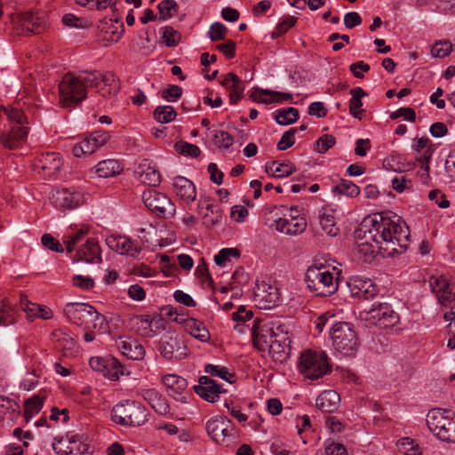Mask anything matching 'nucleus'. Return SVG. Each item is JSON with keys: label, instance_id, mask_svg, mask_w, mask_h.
Returning a JSON list of instances; mask_svg holds the SVG:
<instances>
[{"label": "nucleus", "instance_id": "obj_1", "mask_svg": "<svg viewBox=\"0 0 455 455\" xmlns=\"http://www.w3.org/2000/svg\"><path fill=\"white\" fill-rule=\"evenodd\" d=\"M410 230L405 221L393 212L365 217L355 231L357 255L371 263L379 254L393 257L409 245Z\"/></svg>", "mask_w": 455, "mask_h": 455}, {"label": "nucleus", "instance_id": "obj_2", "mask_svg": "<svg viewBox=\"0 0 455 455\" xmlns=\"http://www.w3.org/2000/svg\"><path fill=\"white\" fill-rule=\"evenodd\" d=\"M87 88H96L103 97L116 95L119 91L116 76L110 72L82 71L66 74L59 84L60 100L63 107L75 106L86 97Z\"/></svg>", "mask_w": 455, "mask_h": 455}, {"label": "nucleus", "instance_id": "obj_3", "mask_svg": "<svg viewBox=\"0 0 455 455\" xmlns=\"http://www.w3.org/2000/svg\"><path fill=\"white\" fill-rule=\"evenodd\" d=\"M28 133V119L23 110L0 108V142L5 148H19L26 140Z\"/></svg>", "mask_w": 455, "mask_h": 455}, {"label": "nucleus", "instance_id": "obj_4", "mask_svg": "<svg viewBox=\"0 0 455 455\" xmlns=\"http://www.w3.org/2000/svg\"><path fill=\"white\" fill-rule=\"evenodd\" d=\"M269 227L275 231L287 235H298L307 228V220L299 206L280 205L275 207L270 212Z\"/></svg>", "mask_w": 455, "mask_h": 455}, {"label": "nucleus", "instance_id": "obj_5", "mask_svg": "<svg viewBox=\"0 0 455 455\" xmlns=\"http://www.w3.org/2000/svg\"><path fill=\"white\" fill-rule=\"evenodd\" d=\"M342 270L336 267L329 269L324 266H311L307 268L305 282L311 292L316 296H331L339 287Z\"/></svg>", "mask_w": 455, "mask_h": 455}, {"label": "nucleus", "instance_id": "obj_6", "mask_svg": "<svg viewBox=\"0 0 455 455\" xmlns=\"http://www.w3.org/2000/svg\"><path fill=\"white\" fill-rule=\"evenodd\" d=\"M63 311L68 320L78 326L96 330L99 333L108 331L106 317L90 304L69 302L65 305Z\"/></svg>", "mask_w": 455, "mask_h": 455}, {"label": "nucleus", "instance_id": "obj_7", "mask_svg": "<svg viewBox=\"0 0 455 455\" xmlns=\"http://www.w3.org/2000/svg\"><path fill=\"white\" fill-rule=\"evenodd\" d=\"M428 429L441 441L455 443V412L435 408L427 414Z\"/></svg>", "mask_w": 455, "mask_h": 455}, {"label": "nucleus", "instance_id": "obj_8", "mask_svg": "<svg viewBox=\"0 0 455 455\" xmlns=\"http://www.w3.org/2000/svg\"><path fill=\"white\" fill-rule=\"evenodd\" d=\"M289 325L283 318H256L252 325L253 344L259 351H267L269 344Z\"/></svg>", "mask_w": 455, "mask_h": 455}, {"label": "nucleus", "instance_id": "obj_9", "mask_svg": "<svg viewBox=\"0 0 455 455\" xmlns=\"http://www.w3.org/2000/svg\"><path fill=\"white\" fill-rule=\"evenodd\" d=\"M330 336L335 351L346 356L355 355L359 347V339L351 323H335L330 331Z\"/></svg>", "mask_w": 455, "mask_h": 455}, {"label": "nucleus", "instance_id": "obj_10", "mask_svg": "<svg viewBox=\"0 0 455 455\" xmlns=\"http://www.w3.org/2000/svg\"><path fill=\"white\" fill-rule=\"evenodd\" d=\"M299 371L307 379H318L331 371V365L323 351L307 349L300 355Z\"/></svg>", "mask_w": 455, "mask_h": 455}, {"label": "nucleus", "instance_id": "obj_11", "mask_svg": "<svg viewBox=\"0 0 455 455\" xmlns=\"http://www.w3.org/2000/svg\"><path fill=\"white\" fill-rule=\"evenodd\" d=\"M205 430L213 442L225 447L236 443L238 439L233 422L223 415L210 418L205 423Z\"/></svg>", "mask_w": 455, "mask_h": 455}, {"label": "nucleus", "instance_id": "obj_12", "mask_svg": "<svg viewBox=\"0 0 455 455\" xmlns=\"http://www.w3.org/2000/svg\"><path fill=\"white\" fill-rule=\"evenodd\" d=\"M111 419L122 426L140 427L148 421V411L137 402L125 401L113 407Z\"/></svg>", "mask_w": 455, "mask_h": 455}, {"label": "nucleus", "instance_id": "obj_13", "mask_svg": "<svg viewBox=\"0 0 455 455\" xmlns=\"http://www.w3.org/2000/svg\"><path fill=\"white\" fill-rule=\"evenodd\" d=\"M360 317L380 328H389L400 321L399 315L388 303H373L369 309L360 312Z\"/></svg>", "mask_w": 455, "mask_h": 455}, {"label": "nucleus", "instance_id": "obj_14", "mask_svg": "<svg viewBox=\"0 0 455 455\" xmlns=\"http://www.w3.org/2000/svg\"><path fill=\"white\" fill-rule=\"evenodd\" d=\"M254 301L261 309H271L282 301V293L275 283L269 281H257L253 290Z\"/></svg>", "mask_w": 455, "mask_h": 455}, {"label": "nucleus", "instance_id": "obj_15", "mask_svg": "<svg viewBox=\"0 0 455 455\" xmlns=\"http://www.w3.org/2000/svg\"><path fill=\"white\" fill-rule=\"evenodd\" d=\"M142 200L145 206L163 218L172 217L176 208L172 200L164 194L149 188L143 192Z\"/></svg>", "mask_w": 455, "mask_h": 455}, {"label": "nucleus", "instance_id": "obj_16", "mask_svg": "<svg viewBox=\"0 0 455 455\" xmlns=\"http://www.w3.org/2000/svg\"><path fill=\"white\" fill-rule=\"evenodd\" d=\"M50 201L59 211L74 210L83 204L84 194L74 188L56 189L52 191Z\"/></svg>", "mask_w": 455, "mask_h": 455}, {"label": "nucleus", "instance_id": "obj_17", "mask_svg": "<svg viewBox=\"0 0 455 455\" xmlns=\"http://www.w3.org/2000/svg\"><path fill=\"white\" fill-rule=\"evenodd\" d=\"M158 351L166 360H180L188 354L184 341L176 334L164 336L159 341Z\"/></svg>", "mask_w": 455, "mask_h": 455}, {"label": "nucleus", "instance_id": "obj_18", "mask_svg": "<svg viewBox=\"0 0 455 455\" xmlns=\"http://www.w3.org/2000/svg\"><path fill=\"white\" fill-rule=\"evenodd\" d=\"M350 295L359 299L369 300L379 292L377 285L370 278L362 275L351 276L347 282Z\"/></svg>", "mask_w": 455, "mask_h": 455}, {"label": "nucleus", "instance_id": "obj_19", "mask_svg": "<svg viewBox=\"0 0 455 455\" xmlns=\"http://www.w3.org/2000/svg\"><path fill=\"white\" fill-rule=\"evenodd\" d=\"M110 136L107 132L95 131L80 143L76 144L72 148V153L76 157H81L84 155H91L98 148L103 147L109 140Z\"/></svg>", "mask_w": 455, "mask_h": 455}, {"label": "nucleus", "instance_id": "obj_20", "mask_svg": "<svg viewBox=\"0 0 455 455\" xmlns=\"http://www.w3.org/2000/svg\"><path fill=\"white\" fill-rule=\"evenodd\" d=\"M162 381L165 386L170 396L177 402L188 403L191 394L188 390V381L181 376L176 374H166L162 377Z\"/></svg>", "mask_w": 455, "mask_h": 455}, {"label": "nucleus", "instance_id": "obj_21", "mask_svg": "<svg viewBox=\"0 0 455 455\" xmlns=\"http://www.w3.org/2000/svg\"><path fill=\"white\" fill-rule=\"evenodd\" d=\"M133 328L141 336L152 338L165 329L164 321L158 315H138L133 318Z\"/></svg>", "mask_w": 455, "mask_h": 455}, {"label": "nucleus", "instance_id": "obj_22", "mask_svg": "<svg viewBox=\"0 0 455 455\" xmlns=\"http://www.w3.org/2000/svg\"><path fill=\"white\" fill-rule=\"evenodd\" d=\"M198 208L206 227H213L222 220L220 208L208 197H201L198 201Z\"/></svg>", "mask_w": 455, "mask_h": 455}, {"label": "nucleus", "instance_id": "obj_23", "mask_svg": "<svg viewBox=\"0 0 455 455\" xmlns=\"http://www.w3.org/2000/svg\"><path fill=\"white\" fill-rule=\"evenodd\" d=\"M290 326L288 325L283 331H279L278 335L274 339L270 347H267V351L275 361H283L286 359L290 347Z\"/></svg>", "mask_w": 455, "mask_h": 455}, {"label": "nucleus", "instance_id": "obj_24", "mask_svg": "<svg viewBox=\"0 0 455 455\" xmlns=\"http://www.w3.org/2000/svg\"><path fill=\"white\" fill-rule=\"evenodd\" d=\"M107 244L122 255L136 257L140 252V247L125 235H110L107 238Z\"/></svg>", "mask_w": 455, "mask_h": 455}, {"label": "nucleus", "instance_id": "obj_25", "mask_svg": "<svg viewBox=\"0 0 455 455\" xmlns=\"http://www.w3.org/2000/svg\"><path fill=\"white\" fill-rule=\"evenodd\" d=\"M195 391L200 397L209 403L216 402L220 395L224 392L221 387L208 376L200 377L199 385L195 386Z\"/></svg>", "mask_w": 455, "mask_h": 455}, {"label": "nucleus", "instance_id": "obj_26", "mask_svg": "<svg viewBox=\"0 0 455 455\" xmlns=\"http://www.w3.org/2000/svg\"><path fill=\"white\" fill-rule=\"evenodd\" d=\"M220 84L229 92V101L236 104L243 97L245 85L243 81L234 73H228L220 77Z\"/></svg>", "mask_w": 455, "mask_h": 455}, {"label": "nucleus", "instance_id": "obj_27", "mask_svg": "<svg viewBox=\"0 0 455 455\" xmlns=\"http://www.w3.org/2000/svg\"><path fill=\"white\" fill-rule=\"evenodd\" d=\"M429 283L433 292L436 294L440 303L445 304L454 299L453 286L449 283L446 276L440 275L432 277Z\"/></svg>", "mask_w": 455, "mask_h": 455}, {"label": "nucleus", "instance_id": "obj_28", "mask_svg": "<svg viewBox=\"0 0 455 455\" xmlns=\"http://www.w3.org/2000/svg\"><path fill=\"white\" fill-rule=\"evenodd\" d=\"M118 351L128 359L141 360L145 355V349L138 341L132 339L119 338L116 340Z\"/></svg>", "mask_w": 455, "mask_h": 455}, {"label": "nucleus", "instance_id": "obj_29", "mask_svg": "<svg viewBox=\"0 0 455 455\" xmlns=\"http://www.w3.org/2000/svg\"><path fill=\"white\" fill-rule=\"evenodd\" d=\"M172 188L177 196L186 204L192 203L196 197V186L191 180L185 177H175L173 179Z\"/></svg>", "mask_w": 455, "mask_h": 455}, {"label": "nucleus", "instance_id": "obj_30", "mask_svg": "<svg viewBox=\"0 0 455 455\" xmlns=\"http://www.w3.org/2000/svg\"><path fill=\"white\" fill-rule=\"evenodd\" d=\"M319 223L323 231L330 235L336 236L339 231L337 225L336 211L330 205L323 206L318 214Z\"/></svg>", "mask_w": 455, "mask_h": 455}, {"label": "nucleus", "instance_id": "obj_31", "mask_svg": "<svg viewBox=\"0 0 455 455\" xmlns=\"http://www.w3.org/2000/svg\"><path fill=\"white\" fill-rule=\"evenodd\" d=\"M62 160L59 153L48 152L42 154L36 164L37 169H41L48 178L52 177L61 167Z\"/></svg>", "mask_w": 455, "mask_h": 455}, {"label": "nucleus", "instance_id": "obj_32", "mask_svg": "<svg viewBox=\"0 0 455 455\" xmlns=\"http://www.w3.org/2000/svg\"><path fill=\"white\" fill-rule=\"evenodd\" d=\"M76 258L77 261L86 263H95L101 260L100 249L98 243L92 239H87L76 251Z\"/></svg>", "mask_w": 455, "mask_h": 455}, {"label": "nucleus", "instance_id": "obj_33", "mask_svg": "<svg viewBox=\"0 0 455 455\" xmlns=\"http://www.w3.org/2000/svg\"><path fill=\"white\" fill-rule=\"evenodd\" d=\"M140 395L152 409L160 415H166L170 411V406L164 397L155 388H147L140 391Z\"/></svg>", "mask_w": 455, "mask_h": 455}, {"label": "nucleus", "instance_id": "obj_34", "mask_svg": "<svg viewBox=\"0 0 455 455\" xmlns=\"http://www.w3.org/2000/svg\"><path fill=\"white\" fill-rule=\"evenodd\" d=\"M254 101L270 104L273 102H284L292 100L290 93L256 88L251 94Z\"/></svg>", "mask_w": 455, "mask_h": 455}, {"label": "nucleus", "instance_id": "obj_35", "mask_svg": "<svg viewBox=\"0 0 455 455\" xmlns=\"http://www.w3.org/2000/svg\"><path fill=\"white\" fill-rule=\"evenodd\" d=\"M138 179L144 184L155 187L160 183V173L151 163L142 161L135 170Z\"/></svg>", "mask_w": 455, "mask_h": 455}, {"label": "nucleus", "instance_id": "obj_36", "mask_svg": "<svg viewBox=\"0 0 455 455\" xmlns=\"http://www.w3.org/2000/svg\"><path fill=\"white\" fill-rule=\"evenodd\" d=\"M339 401V395L336 391L325 390L317 396L315 405L320 411L331 413L338 409Z\"/></svg>", "mask_w": 455, "mask_h": 455}, {"label": "nucleus", "instance_id": "obj_37", "mask_svg": "<svg viewBox=\"0 0 455 455\" xmlns=\"http://www.w3.org/2000/svg\"><path fill=\"white\" fill-rule=\"evenodd\" d=\"M184 327L188 333L201 342H208L211 339V334L204 323L197 319H187Z\"/></svg>", "mask_w": 455, "mask_h": 455}, {"label": "nucleus", "instance_id": "obj_38", "mask_svg": "<svg viewBox=\"0 0 455 455\" xmlns=\"http://www.w3.org/2000/svg\"><path fill=\"white\" fill-rule=\"evenodd\" d=\"M265 170L268 175L281 179L292 174L296 168L290 161H273L266 163Z\"/></svg>", "mask_w": 455, "mask_h": 455}, {"label": "nucleus", "instance_id": "obj_39", "mask_svg": "<svg viewBox=\"0 0 455 455\" xmlns=\"http://www.w3.org/2000/svg\"><path fill=\"white\" fill-rule=\"evenodd\" d=\"M93 169L99 178H110L116 176L123 170L121 164L116 159L100 161Z\"/></svg>", "mask_w": 455, "mask_h": 455}, {"label": "nucleus", "instance_id": "obj_40", "mask_svg": "<svg viewBox=\"0 0 455 455\" xmlns=\"http://www.w3.org/2000/svg\"><path fill=\"white\" fill-rule=\"evenodd\" d=\"M101 31L105 34L104 38L108 41L116 43L122 37L124 25L116 19H110L102 25Z\"/></svg>", "mask_w": 455, "mask_h": 455}, {"label": "nucleus", "instance_id": "obj_41", "mask_svg": "<svg viewBox=\"0 0 455 455\" xmlns=\"http://www.w3.org/2000/svg\"><path fill=\"white\" fill-rule=\"evenodd\" d=\"M350 94L349 113L355 118L362 119L363 112L362 98L365 96V92L361 87H355L350 91Z\"/></svg>", "mask_w": 455, "mask_h": 455}, {"label": "nucleus", "instance_id": "obj_42", "mask_svg": "<svg viewBox=\"0 0 455 455\" xmlns=\"http://www.w3.org/2000/svg\"><path fill=\"white\" fill-rule=\"evenodd\" d=\"M430 158L431 155L426 151L422 156L417 157L414 162V165L419 168L418 177L424 185H428L431 180L429 175Z\"/></svg>", "mask_w": 455, "mask_h": 455}, {"label": "nucleus", "instance_id": "obj_43", "mask_svg": "<svg viewBox=\"0 0 455 455\" xmlns=\"http://www.w3.org/2000/svg\"><path fill=\"white\" fill-rule=\"evenodd\" d=\"M44 399L45 396L41 393H38L25 402V417L27 420H29L35 415L39 413L43 408Z\"/></svg>", "mask_w": 455, "mask_h": 455}, {"label": "nucleus", "instance_id": "obj_44", "mask_svg": "<svg viewBox=\"0 0 455 455\" xmlns=\"http://www.w3.org/2000/svg\"><path fill=\"white\" fill-rule=\"evenodd\" d=\"M106 364L102 371L104 377L111 380H116L124 373V367L116 358L107 357Z\"/></svg>", "mask_w": 455, "mask_h": 455}, {"label": "nucleus", "instance_id": "obj_45", "mask_svg": "<svg viewBox=\"0 0 455 455\" xmlns=\"http://www.w3.org/2000/svg\"><path fill=\"white\" fill-rule=\"evenodd\" d=\"M332 193L335 196L355 197L360 194V188L357 185L350 180H341L339 184L332 188Z\"/></svg>", "mask_w": 455, "mask_h": 455}, {"label": "nucleus", "instance_id": "obj_46", "mask_svg": "<svg viewBox=\"0 0 455 455\" xmlns=\"http://www.w3.org/2000/svg\"><path fill=\"white\" fill-rule=\"evenodd\" d=\"M299 118V112L295 108L279 109L275 112V119L281 125H289L295 123Z\"/></svg>", "mask_w": 455, "mask_h": 455}, {"label": "nucleus", "instance_id": "obj_47", "mask_svg": "<svg viewBox=\"0 0 455 455\" xmlns=\"http://www.w3.org/2000/svg\"><path fill=\"white\" fill-rule=\"evenodd\" d=\"M177 114L172 106H159L154 111L155 119L161 124H167L174 120Z\"/></svg>", "mask_w": 455, "mask_h": 455}, {"label": "nucleus", "instance_id": "obj_48", "mask_svg": "<svg viewBox=\"0 0 455 455\" xmlns=\"http://www.w3.org/2000/svg\"><path fill=\"white\" fill-rule=\"evenodd\" d=\"M204 371L211 376L219 377L228 383H232L235 378V375L227 367L221 365L207 364L204 367Z\"/></svg>", "mask_w": 455, "mask_h": 455}, {"label": "nucleus", "instance_id": "obj_49", "mask_svg": "<svg viewBox=\"0 0 455 455\" xmlns=\"http://www.w3.org/2000/svg\"><path fill=\"white\" fill-rule=\"evenodd\" d=\"M162 39L167 47H175L180 41V34L172 27L161 28Z\"/></svg>", "mask_w": 455, "mask_h": 455}, {"label": "nucleus", "instance_id": "obj_50", "mask_svg": "<svg viewBox=\"0 0 455 455\" xmlns=\"http://www.w3.org/2000/svg\"><path fill=\"white\" fill-rule=\"evenodd\" d=\"M213 142L220 149H228L233 145L234 139L228 132L216 130L213 133Z\"/></svg>", "mask_w": 455, "mask_h": 455}, {"label": "nucleus", "instance_id": "obj_51", "mask_svg": "<svg viewBox=\"0 0 455 455\" xmlns=\"http://www.w3.org/2000/svg\"><path fill=\"white\" fill-rule=\"evenodd\" d=\"M397 449L400 452L405 455H417L419 453V447L414 440L410 437H403L396 443Z\"/></svg>", "mask_w": 455, "mask_h": 455}, {"label": "nucleus", "instance_id": "obj_52", "mask_svg": "<svg viewBox=\"0 0 455 455\" xmlns=\"http://www.w3.org/2000/svg\"><path fill=\"white\" fill-rule=\"evenodd\" d=\"M336 143L334 136L330 134L322 135L314 144V149L317 153L324 154Z\"/></svg>", "mask_w": 455, "mask_h": 455}, {"label": "nucleus", "instance_id": "obj_53", "mask_svg": "<svg viewBox=\"0 0 455 455\" xmlns=\"http://www.w3.org/2000/svg\"><path fill=\"white\" fill-rule=\"evenodd\" d=\"M160 17L164 20L173 16L178 11V4L174 0H164L158 4Z\"/></svg>", "mask_w": 455, "mask_h": 455}, {"label": "nucleus", "instance_id": "obj_54", "mask_svg": "<svg viewBox=\"0 0 455 455\" xmlns=\"http://www.w3.org/2000/svg\"><path fill=\"white\" fill-rule=\"evenodd\" d=\"M239 256V252L235 248H225L220 250L214 256V262L220 267H225L226 264L230 260L231 257L236 258Z\"/></svg>", "mask_w": 455, "mask_h": 455}, {"label": "nucleus", "instance_id": "obj_55", "mask_svg": "<svg viewBox=\"0 0 455 455\" xmlns=\"http://www.w3.org/2000/svg\"><path fill=\"white\" fill-rule=\"evenodd\" d=\"M228 32V29L224 24L220 22H214L209 28L208 36L212 41L224 40Z\"/></svg>", "mask_w": 455, "mask_h": 455}, {"label": "nucleus", "instance_id": "obj_56", "mask_svg": "<svg viewBox=\"0 0 455 455\" xmlns=\"http://www.w3.org/2000/svg\"><path fill=\"white\" fill-rule=\"evenodd\" d=\"M452 50V44L448 41H440L436 43L430 51L431 56L434 58H445Z\"/></svg>", "mask_w": 455, "mask_h": 455}, {"label": "nucleus", "instance_id": "obj_57", "mask_svg": "<svg viewBox=\"0 0 455 455\" xmlns=\"http://www.w3.org/2000/svg\"><path fill=\"white\" fill-rule=\"evenodd\" d=\"M69 435H66L65 436L55 437L54 442L52 443L53 451L59 455H68V451L69 450L70 444L72 442L70 441Z\"/></svg>", "mask_w": 455, "mask_h": 455}, {"label": "nucleus", "instance_id": "obj_58", "mask_svg": "<svg viewBox=\"0 0 455 455\" xmlns=\"http://www.w3.org/2000/svg\"><path fill=\"white\" fill-rule=\"evenodd\" d=\"M72 284L75 287L80 288L84 291L91 290L94 287V280L87 275H76L72 278Z\"/></svg>", "mask_w": 455, "mask_h": 455}, {"label": "nucleus", "instance_id": "obj_59", "mask_svg": "<svg viewBox=\"0 0 455 455\" xmlns=\"http://www.w3.org/2000/svg\"><path fill=\"white\" fill-rule=\"evenodd\" d=\"M86 232V230L80 229L76 233L69 235L65 238L64 244L66 245L68 252H72L75 246L84 240Z\"/></svg>", "mask_w": 455, "mask_h": 455}, {"label": "nucleus", "instance_id": "obj_60", "mask_svg": "<svg viewBox=\"0 0 455 455\" xmlns=\"http://www.w3.org/2000/svg\"><path fill=\"white\" fill-rule=\"evenodd\" d=\"M399 117H403L405 121L408 122H415L416 113L411 108H399L390 114V118L392 120L397 119Z\"/></svg>", "mask_w": 455, "mask_h": 455}, {"label": "nucleus", "instance_id": "obj_61", "mask_svg": "<svg viewBox=\"0 0 455 455\" xmlns=\"http://www.w3.org/2000/svg\"><path fill=\"white\" fill-rule=\"evenodd\" d=\"M70 441L72 444L69 446V450L68 451V455H82L85 453L88 450L87 445L83 443L76 435H69Z\"/></svg>", "mask_w": 455, "mask_h": 455}, {"label": "nucleus", "instance_id": "obj_62", "mask_svg": "<svg viewBox=\"0 0 455 455\" xmlns=\"http://www.w3.org/2000/svg\"><path fill=\"white\" fill-rule=\"evenodd\" d=\"M296 132V130L294 128L290 129L289 131L285 132L281 140L277 143V148L279 150H286L289 148H291L294 142V134Z\"/></svg>", "mask_w": 455, "mask_h": 455}, {"label": "nucleus", "instance_id": "obj_63", "mask_svg": "<svg viewBox=\"0 0 455 455\" xmlns=\"http://www.w3.org/2000/svg\"><path fill=\"white\" fill-rule=\"evenodd\" d=\"M391 183L393 189L398 193H403L411 188V181L404 176L398 175L394 177Z\"/></svg>", "mask_w": 455, "mask_h": 455}, {"label": "nucleus", "instance_id": "obj_64", "mask_svg": "<svg viewBox=\"0 0 455 455\" xmlns=\"http://www.w3.org/2000/svg\"><path fill=\"white\" fill-rule=\"evenodd\" d=\"M41 242L42 244L49 250H52L56 252L63 251V247L60 244V243L49 234L44 235L41 238Z\"/></svg>", "mask_w": 455, "mask_h": 455}]
</instances>
